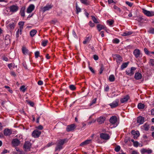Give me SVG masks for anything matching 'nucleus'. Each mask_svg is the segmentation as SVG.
<instances>
[{"mask_svg": "<svg viewBox=\"0 0 154 154\" xmlns=\"http://www.w3.org/2000/svg\"><path fill=\"white\" fill-rule=\"evenodd\" d=\"M147 32L149 33L153 34H154V28H150Z\"/></svg>", "mask_w": 154, "mask_h": 154, "instance_id": "45", "label": "nucleus"}, {"mask_svg": "<svg viewBox=\"0 0 154 154\" xmlns=\"http://www.w3.org/2000/svg\"><path fill=\"white\" fill-rule=\"evenodd\" d=\"M103 69H104V68H103V66H102L100 67V72H99V73H100V74H101L102 73L103 71Z\"/></svg>", "mask_w": 154, "mask_h": 154, "instance_id": "62", "label": "nucleus"}, {"mask_svg": "<svg viewBox=\"0 0 154 154\" xmlns=\"http://www.w3.org/2000/svg\"><path fill=\"white\" fill-rule=\"evenodd\" d=\"M132 33V32L131 31H125L123 32L121 35L123 36H125L131 35Z\"/></svg>", "mask_w": 154, "mask_h": 154, "instance_id": "28", "label": "nucleus"}, {"mask_svg": "<svg viewBox=\"0 0 154 154\" xmlns=\"http://www.w3.org/2000/svg\"><path fill=\"white\" fill-rule=\"evenodd\" d=\"M76 127L75 125L74 124H71L67 126L66 130L67 131H70L74 130Z\"/></svg>", "mask_w": 154, "mask_h": 154, "instance_id": "12", "label": "nucleus"}, {"mask_svg": "<svg viewBox=\"0 0 154 154\" xmlns=\"http://www.w3.org/2000/svg\"><path fill=\"white\" fill-rule=\"evenodd\" d=\"M92 19L95 23H98V22L97 19L94 16H91Z\"/></svg>", "mask_w": 154, "mask_h": 154, "instance_id": "46", "label": "nucleus"}, {"mask_svg": "<svg viewBox=\"0 0 154 154\" xmlns=\"http://www.w3.org/2000/svg\"><path fill=\"white\" fill-rule=\"evenodd\" d=\"M35 6L33 4H31L27 8L26 12L28 13H31L34 9Z\"/></svg>", "mask_w": 154, "mask_h": 154, "instance_id": "21", "label": "nucleus"}, {"mask_svg": "<svg viewBox=\"0 0 154 154\" xmlns=\"http://www.w3.org/2000/svg\"><path fill=\"white\" fill-rule=\"evenodd\" d=\"M67 142L66 139H59L57 141V144L63 146V145Z\"/></svg>", "mask_w": 154, "mask_h": 154, "instance_id": "14", "label": "nucleus"}, {"mask_svg": "<svg viewBox=\"0 0 154 154\" xmlns=\"http://www.w3.org/2000/svg\"><path fill=\"white\" fill-rule=\"evenodd\" d=\"M97 28L99 32L102 29H104V27L100 24H98L97 26Z\"/></svg>", "mask_w": 154, "mask_h": 154, "instance_id": "38", "label": "nucleus"}, {"mask_svg": "<svg viewBox=\"0 0 154 154\" xmlns=\"http://www.w3.org/2000/svg\"><path fill=\"white\" fill-rule=\"evenodd\" d=\"M136 69L135 67H131L130 69H128L125 71L126 74L129 76L133 75L134 74Z\"/></svg>", "mask_w": 154, "mask_h": 154, "instance_id": "2", "label": "nucleus"}, {"mask_svg": "<svg viewBox=\"0 0 154 154\" xmlns=\"http://www.w3.org/2000/svg\"><path fill=\"white\" fill-rule=\"evenodd\" d=\"M106 119L105 117L103 116H101L98 118L97 119V122L99 124L103 123Z\"/></svg>", "mask_w": 154, "mask_h": 154, "instance_id": "8", "label": "nucleus"}, {"mask_svg": "<svg viewBox=\"0 0 154 154\" xmlns=\"http://www.w3.org/2000/svg\"><path fill=\"white\" fill-rule=\"evenodd\" d=\"M53 144L52 142L49 143L46 145L47 147H49Z\"/></svg>", "mask_w": 154, "mask_h": 154, "instance_id": "61", "label": "nucleus"}, {"mask_svg": "<svg viewBox=\"0 0 154 154\" xmlns=\"http://www.w3.org/2000/svg\"><path fill=\"white\" fill-rule=\"evenodd\" d=\"M144 122V118L143 117L140 116L137 119V122L140 124H143Z\"/></svg>", "mask_w": 154, "mask_h": 154, "instance_id": "19", "label": "nucleus"}, {"mask_svg": "<svg viewBox=\"0 0 154 154\" xmlns=\"http://www.w3.org/2000/svg\"><path fill=\"white\" fill-rule=\"evenodd\" d=\"M63 149V146L60 145H59L57 144V146L55 148V151H60L61 149Z\"/></svg>", "mask_w": 154, "mask_h": 154, "instance_id": "34", "label": "nucleus"}, {"mask_svg": "<svg viewBox=\"0 0 154 154\" xmlns=\"http://www.w3.org/2000/svg\"><path fill=\"white\" fill-rule=\"evenodd\" d=\"M139 143L137 141H136L133 143V145L135 147H137L139 146Z\"/></svg>", "mask_w": 154, "mask_h": 154, "instance_id": "53", "label": "nucleus"}, {"mask_svg": "<svg viewBox=\"0 0 154 154\" xmlns=\"http://www.w3.org/2000/svg\"><path fill=\"white\" fill-rule=\"evenodd\" d=\"M115 77L113 75H111L109 76V79L110 82H112L115 80Z\"/></svg>", "mask_w": 154, "mask_h": 154, "instance_id": "42", "label": "nucleus"}, {"mask_svg": "<svg viewBox=\"0 0 154 154\" xmlns=\"http://www.w3.org/2000/svg\"><path fill=\"white\" fill-rule=\"evenodd\" d=\"M129 98L130 97L129 95L125 96L120 99V102L122 103H125L127 102Z\"/></svg>", "mask_w": 154, "mask_h": 154, "instance_id": "20", "label": "nucleus"}, {"mask_svg": "<svg viewBox=\"0 0 154 154\" xmlns=\"http://www.w3.org/2000/svg\"><path fill=\"white\" fill-rule=\"evenodd\" d=\"M144 51L145 53L148 55L151 56L150 54V51H149L146 48H145L144 49Z\"/></svg>", "mask_w": 154, "mask_h": 154, "instance_id": "44", "label": "nucleus"}, {"mask_svg": "<svg viewBox=\"0 0 154 154\" xmlns=\"http://www.w3.org/2000/svg\"><path fill=\"white\" fill-rule=\"evenodd\" d=\"M131 154H139V153L136 150H134L132 151Z\"/></svg>", "mask_w": 154, "mask_h": 154, "instance_id": "63", "label": "nucleus"}, {"mask_svg": "<svg viewBox=\"0 0 154 154\" xmlns=\"http://www.w3.org/2000/svg\"><path fill=\"white\" fill-rule=\"evenodd\" d=\"M76 13L78 14L79 12L81 11V9L78 7L77 3L76 4Z\"/></svg>", "mask_w": 154, "mask_h": 154, "instance_id": "41", "label": "nucleus"}, {"mask_svg": "<svg viewBox=\"0 0 154 154\" xmlns=\"http://www.w3.org/2000/svg\"><path fill=\"white\" fill-rule=\"evenodd\" d=\"M25 87L24 86H22L20 88V90L24 92L25 91Z\"/></svg>", "mask_w": 154, "mask_h": 154, "instance_id": "54", "label": "nucleus"}, {"mask_svg": "<svg viewBox=\"0 0 154 154\" xmlns=\"http://www.w3.org/2000/svg\"><path fill=\"white\" fill-rule=\"evenodd\" d=\"M137 107L139 109H143L144 107V105L141 103H139L137 105Z\"/></svg>", "mask_w": 154, "mask_h": 154, "instance_id": "36", "label": "nucleus"}, {"mask_svg": "<svg viewBox=\"0 0 154 154\" xmlns=\"http://www.w3.org/2000/svg\"><path fill=\"white\" fill-rule=\"evenodd\" d=\"M114 22V21L113 20H111L110 21H107V23L109 26H111L112 25Z\"/></svg>", "mask_w": 154, "mask_h": 154, "instance_id": "52", "label": "nucleus"}, {"mask_svg": "<svg viewBox=\"0 0 154 154\" xmlns=\"http://www.w3.org/2000/svg\"><path fill=\"white\" fill-rule=\"evenodd\" d=\"M24 23L23 21H20L18 23L19 26V28L18 29H20V31L23 30Z\"/></svg>", "mask_w": 154, "mask_h": 154, "instance_id": "30", "label": "nucleus"}, {"mask_svg": "<svg viewBox=\"0 0 154 154\" xmlns=\"http://www.w3.org/2000/svg\"><path fill=\"white\" fill-rule=\"evenodd\" d=\"M67 142L66 139H59L57 141V144L63 146V145Z\"/></svg>", "mask_w": 154, "mask_h": 154, "instance_id": "13", "label": "nucleus"}, {"mask_svg": "<svg viewBox=\"0 0 154 154\" xmlns=\"http://www.w3.org/2000/svg\"><path fill=\"white\" fill-rule=\"evenodd\" d=\"M89 25L90 26L93 27L94 26V24L91 21H90L89 23Z\"/></svg>", "mask_w": 154, "mask_h": 154, "instance_id": "57", "label": "nucleus"}, {"mask_svg": "<svg viewBox=\"0 0 154 154\" xmlns=\"http://www.w3.org/2000/svg\"><path fill=\"white\" fill-rule=\"evenodd\" d=\"M121 147L119 146H116L115 148V150L116 152H119L120 150Z\"/></svg>", "mask_w": 154, "mask_h": 154, "instance_id": "47", "label": "nucleus"}, {"mask_svg": "<svg viewBox=\"0 0 154 154\" xmlns=\"http://www.w3.org/2000/svg\"><path fill=\"white\" fill-rule=\"evenodd\" d=\"M109 121L110 122L114 124H115L117 121V118L116 116H112L109 119Z\"/></svg>", "mask_w": 154, "mask_h": 154, "instance_id": "18", "label": "nucleus"}, {"mask_svg": "<svg viewBox=\"0 0 154 154\" xmlns=\"http://www.w3.org/2000/svg\"><path fill=\"white\" fill-rule=\"evenodd\" d=\"M40 53L38 51H36L35 53V57L36 58H37L39 56Z\"/></svg>", "mask_w": 154, "mask_h": 154, "instance_id": "50", "label": "nucleus"}, {"mask_svg": "<svg viewBox=\"0 0 154 154\" xmlns=\"http://www.w3.org/2000/svg\"><path fill=\"white\" fill-rule=\"evenodd\" d=\"M28 103L31 106L33 107L34 105V103L32 101H29L28 102Z\"/></svg>", "mask_w": 154, "mask_h": 154, "instance_id": "58", "label": "nucleus"}, {"mask_svg": "<svg viewBox=\"0 0 154 154\" xmlns=\"http://www.w3.org/2000/svg\"><path fill=\"white\" fill-rule=\"evenodd\" d=\"M100 137L103 140H108L109 139L110 137L109 135L107 134L102 133L100 134Z\"/></svg>", "mask_w": 154, "mask_h": 154, "instance_id": "16", "label": "nucleus"}, {"mask_svg": "<svg viewBox=\"0 0 154 154\" xmlns=\"http://www.w3.org/2000/svg\"><path fill=\"white\" fill-rule=\"evenodd\" d=\"M91 38L89 36H87L85 39L84 41L83 42V43L84 44H86L88 43L90 41Z\"/></svg>", "mask_w": 154, "mask_h": 154, "instance_id": "31", "label": "nucleus"}, {"mask_svg": "<svg viewBox=\"0 0 154 154\" xmlns=\"http://www.w3.org/2000/svg\"><path fill=\"white\" fill-rule=\"evenodd\" d=\"M19 7L17 5H13L9 7L10 11L12 13H15L18 11Z\"/></svg>", "mask_w": 154, "mask_h": 154, "instance_id": "4", "label": "nucleus"}, {"mask_svg": "<svg viewBox=\"0 0 154 154\" xmlns=\"http://www.w3.org/2000/svg\"><path fill=\"white\" fill-rule=\"evenodd\" d=\"M116 10V12L120 13L121 12V9L118 8L117 6L116 5H114L113 7Z\"/></svg>", "mask_w": 154, "mask_h": 154, "instance_id": "40", "label": "nucleus"}, {"mask_svg": "<svg viewBox=\"0 0 154 154\" xmlns=\"http://www.w3.org/2000/svg\"><path fill=\"white\" fill-rule=\"evenodd\" d=\"M69 88L71 90H72V91H74L76 89V88H75V86L74 85H70L69 86Z\"/></svg>", "mask_w": 154, "mask_h": 154, "instance_id": "48", "label": "nucleus"}, {"mask_svg": "<svg viewBox=\"0 0 154 154\" xmlns=\"http://www.w3.org/2000/svg\"><path fill=\"white\" fill-rule=\"evenodd\" d=\"M140 152L141 154H144L145 153L151 154L152 153V151L150 149L142 148L140 150Z\"/></svg>", "mask_w": 154, "mask_h": 154, "instance_id": "6", "label": "nucleus"}, {"mask_svg": "<svg viewBox=\"0 0 154 154\" xmlns=\"http://www.w3.org/2000/svg\"><path fill=\"white\" fill-rule=\"evenodd\" d=\"M11 75L14 77H15L16 76V74L15 73V72H14L12 71L11 72Z\"/></svg>", "mask_w": 154, "mask_h": 154, "instance_id": "64", "label": "nucleus"}, {"mask_svg": "<svg viewBox=\"0 0 154 154\" xmlns=\"http://www.w3.org/2000/svg\"><path fill=\"white\" fill-rule=\"evenodd\" d=\"M97 99L96 98L94 99L92 101L91 103L90 104V106H91L93 104L96 103Z\"/></svg>", "mask_w": 154, "mask_h": 154, "instance_id": "56", "label": "nucleus"}, {"mask_svg": "<svg viewBox=\"0 0 154 154\" xmlns=\"http://www.w3.org/2000/svg\"><path fill=\"white\" fill-rule=\"evenodd\" d=\"M119 102V100L117 99L112 103H110L109 105L112 108H114L118 106Z\"/></svg>", "mask_w": 154, "mask_h": 154, "instance_id": "11", "label": "nucleus"}, {"mask_svg": "<svg viewBox=\"0 0 154 154\" xmlns=\"http://www.w3.org/2000/svg\"><path fill=\"white\" fill-rule=\"evenodd\" d=\"M129 64L128 62L123 63L121 66V69L122 70L123 69L126 68L128 66Z\"/></svg>", "mask_w": 154, "mask_h": 154, "instance_id": "33", "label": "nucleus"}, {"mask_svg": "<svg viewBox=\"0 0 154 154\" xmlns=\"http://www.w3.org/2000/svg\"><path fill=\"white\" fill-rule=\"evenodd\" d=\"M149 63L151 66H154V59H150L149 60Z\"/></svg>", "mask_w": 154, "mask_h": 154, "instance_id": "49", "label": "nucleus"}, {"mask_svg": "<svg viewBox=\"0 0 154 154\" xmlns=\"http://www.w3.org/2000/svg\"><path fill=\"white\" fill-rule=\"evenodd\" d=\"M142 12L143 14L148 17H152L154 16V11H148L144 8H142Z\"/></svg>", "mask_w": 154, "mask_h": 154, "instance_id": "3", "label": "nucleus"}, {"mask_svg": "<svg viewBox=\"0 0 154 154\" xmlns=\"http://www.w3.org/2000/svg\"><path fill=\"white\" fill-rule=\"evenodd\" d=\"M131 133L133 136V138L135 139H137L140 136V133L138 131H135L132 130L131 131Z\"/></svg>", "mask_w": 154, "mask_h": 154, "instance_id": "10", "label": "nucleus"}, {"mask_svg": "<svg viewBox=\"0 0 154 154\" xmlns=\"http://www.w3.org/2000/svg\"><path fill=\"white\" fill-rule=\"evenodd\" d=\"M15 25V24L14 23H10L8 25V26L11 29H14Z\"/></svg>", "mask_w": 154, "mask_h": 154, "instance_id": "39", "label": "nucleus"}, {"mask_svg": "<svg viewBox=\"0 0 154 154\" xmlns=\"http://www.w3.org/2000/svg\"><path fill=\"white\" fill-rule=\"evenodd\" d=\"M126 4L130 7H131L133 5V4L128 1H126L125 2Z\"/></svg>", "mask_w": 154, "mask_h": 154, "instance_id": "55", "label": "nucleus"}, {"mask_svg": "<svg viewBox=\"0 0 154 154\" xmlns=\"http://www.w3.org/2000/svg\"><path fill=\"white\" fill-rule=\"evenodd\" d=\"M80 1L82 3L86 5H90V3L88 0H80Z\"/></svg>", "mask_w": 154, "mask_h": 154, "instance_id": "32", "label": "nucleus"}, {"mask_svg": "<svg viewBox=\"0 0 154 154\" xmlns=\"http://www.w3.org/2000/svg\"><path fill=\"white\" fill-rule=\"evenodd\" d=\"M5 42L7 44H8L11 43L10 36L8 35H6L5 38Z\"/></svg>", "mask_w": 154, "mask_h": 154, "instance_id": "27", "label": "nucleus"}, {"mask_svg": "<svg viewBox=\"0 0 154 154\" xmlns=\"http://www.w3.org/2000/svg\"><path fill=\"white\" fill-rule=\"evenodd\" d=\"M41 132L37 130H34L32 133V136L35 138L38 137L41 134Z\"/></svg>", "mask_w": 154, "mask_h": 154, "instance_id": "5", "label": "nucleus"}, {"mask_svg": "<svg viewBox=\"0 0 154 154\" xmlns=\"http://www.w3.org/2000/svg\"><path fill=\"white\" fill-rule=\"evenodd\" d=\"M93 58L94 60H97L98 59V56L96 55H94Z\"/></svg>", "mask_w": 154, "mask_h": 154, "instance_id": "60", "label": "nucleus"}, {"mask_svg": "<svg viewBox=\"0 0 154 154\" xmlns=\"http://www.w3.org/2000/svg\"><path fill=\"white\" fill-rule=\"evenodd\" d=\"M48 42V41L47 40H45L43 41L42 42V45L43 46L45 47L46 45Z\"/></svg>", "mask_w": 154, "mask_h": 154, "instance_id": "43", "label": "nucleus"}, {"mask_svg": "<svg viewBox=\"0 0 154 154\" xmlns=\"http://www.w3.org/2000/svg\"><path fill=\"white\" fill-rule=\"evenodd\" d=\"M91 140H87L85 141L82 142L80 144V146H85L87 145V144H89V143H91Z\"/></svg>", "mask_w": 154, "mask_h": 154, "instance_id": "24", "label": "nucleus"}, {"mask_svg": "<svg viewBox=\"0 0 154 154\" xmlns=\"http://www.w3.org/2000/svg\"><path fill=\"white\" fill-rule=\"evenodd\" d=\"M36 128L38 129H39L40 130H42L43 129V127L42 125H40L36 127Z\"/></svg>", "mask_w": 154, "mask_h": 154, "instance_id": "59", "label": "nucleus"}, {"mask_svg": "<svg viewBox=\"0 0 154 154\" xmlns=\"http://www.w3.org/2000/svg\"><path fill=\"white\" fill-rule=\"evenodd\" d=\"M53 7L51 4H47L45 6L42 8V12L44 13L46 11H49Z\"/></svg>", "mask_w": 154, "mask_h": 154, "instance_id": "7", "label": "nucleus"}, {"mask_svg": "<svg viewBox=\"0 0 154 154\" xmlns=\"http://www.w3.org/2000/svg\"><path fill=\"white\" fill-rule=\"evenodd\" d=\"M31 147V144L29 141H26L23 146L24 150L26 152L29 151L30 150Z\"/></svg>", "mask_w": 154, "mask_h": 154, "instance_id": "1", "label": "nucleus"}, {"mask_svg": "<svg viewBox=\"0 0 154 154\" xmlns=\"http://www.w3.org/2000/svg\"><path fill=\"white\" fill-rule=\"evenodd\" d=\"M114 58L116 59L118 64L119 65L120 62L122 61V58L121 56L119 54H115L114 55Z\"/></svg>", "mask_w": 154, "mask_h": 154, "instance_id": "15", "label": "nucleus"}, {"mask_svg": "<svg viewBox=\"0 0 154 154\" xmlns=\"http://www.w3.org/2000/svg\"><path fill=\"white\" fill-rule=\"evenodd\" d=\"M134 55L136 58H137L140 57L141 54V53L139 49H135L133 52Z\"/></svg>", "mask_w": 154, "mask_h": 154, "instance_id": "9", "label": "nucleus"}, {"mask_svg": "<svg viewBox=\"0 0 154 154\" xmlns=\"http://www.w3.org/2000/svg\"><path fill=\"white\" fill-rule=\"evenodd\" d=\"M12 144L14 146H18L20 143V141L17 139H14L12 141Z\"/></svg>", "mask_w": 154, "mask_h": 154, "instance_id": "17", "label": "nucleus"}, {"mask_svg": "<svg viewBox=\"0 0 154 154\" xmlns=\"http://www.w3.org/2000/svg\"><path fill=\"white\" fill-rule=\"evenodd\" d=\"M142 75L139 72H136L134 75V78L136 80H140L142 79Z\"/></svg>", "mask_w": 154, "mask_h": 154, "instance_id": "23", "label": "nucleus"}, {"mask_svg": "<svg viewBox=\"0 0 154 154\" xmlns=\"http://www.w3.org/2000/svg\"><path fill=\"white\" fill-rule=\"evenodd\" d=\"M141 128L142 129L145 131H147L149 129V125L146 123L144 125L142 126Z\"/></svg>", "mask_w": 154, "mask_h": 154, "instance_id": "26", "label": "nucleus"}, {"mask_svg": "<svg viewBox=\"0 0 154 154\" xmlns=\"http://www.w3.org/2000/svg\"><path fill=\"white\" fill-rule=\"evenodd\" d=\"M113 42L115 43H118L119 42V40L118 38H115L113 40Z\"/></svg>", "mask_w": 154, "mask_h": 154, "instance_id": "51", "label": "nucleus"}, {"mask_svg": "<svg viewBox=\"0 0 154 154\" xmlns=\"http://www.w3.org/2000/svg\"><path fill=\"white\" fill-rule=\"evenodd\" d=\"M12 133V130L11 129L7 128L4 130V134L5 136H9Z\"/></svg>", "mask_w": 154, "mask_h": 154, "instance_id": "22", "label": "nucleus"}, {"mask_svg": "<svg viewBox=\"0 0 154 154\" xmlns=\"http://www.w3.org/2000/svg\"><path fill=\"white\" fill-rule=\"evenodd\" d=\"M25 7H22L21 8L20 11V14L21 16L24 17L25 16Z\"/></svg>", "mask_w": 154, "mask_h": 154, "instance_id": "29", "label": "nucleus"}, {"mask_svg": "<svg viewBox=\"0 0 154 154\" xmlns=\"http://www.w3.org/2000/svg\"><path fill=\"white\" fill-rule=\"evenodd\" d=\"M22 30L20 31V29H18L17 30V31L16 33V37L17 38H18L19 36V33L20 35L22 33Z\"/></svg>", "mask_w": 154, "mask_h": 154, "instance_id": "37", "label": "nucleus"}, {"mask_svg": "<svg viewBox=\"0 0 154 154\" xmlns=\"http://www.w3.org/2000/svg\"><path fill=\"white\" fill-rule=\"evenodd\" d=\"M22 51L23 54L24 55L29 54V51L28 49L25 47H23Z\"/></svg>", "mask_w": 154, "mask_h": 154, "instance_id": "25", "label": "nucleus"}, {"mask_svg": "<svg viewBox=\"0 0 154 154\" xmlns=\"http://www.w3.org/2000/svg\"><path fill=\"white\" fill-rule=\"evenodd\" d=\"M37 32V30L35 29L31 30L30 32V35L32 37H33Z\"/></svg>", "mask_w": 154, "mask_h": 154, "instance_id": "35", "label": "nucleus"}]
</instances>
